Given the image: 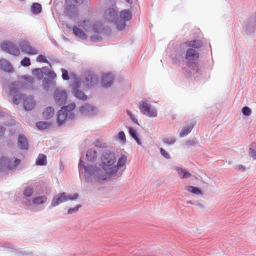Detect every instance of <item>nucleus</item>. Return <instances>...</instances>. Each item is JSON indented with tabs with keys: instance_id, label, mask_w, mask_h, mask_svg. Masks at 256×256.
Returning <instances> with one entry per match:
<instances>
[{
	"instance_id": "f257e3e1",
	"label": "nucleus",
	"mask_w": 256,
	"mask_h": 256,
	"mask_svg": "<svg viewBox=\"0 0 256 256\" xmlns=\"http://www.w3.org/2000/svg\"><path fill=\"white\" fill-rule=\"evenodd\" d=\"M104 18L109 22L114 23L118 30H122L126 26L125 22L130 20L132 18V14L129 10H124L120 12V18H118L116 10L110 8L105 12Z\"/></svg>"
},
{
	"instance_id": "f03ea898",
	"label": "nucleus",
	"mask_w": 256,
	"mask_h": 256,
	"mask_svg": "<svg viewBox=\"0 0 256 256\" xmlns=\"http://www.w3.org/2000/svg\"><path fill=\"white\" fill-rule=\"evenodd\" d=\"M91 174L97 182L101 183L106 179L108 175V169L100 164L98 167H95L92 170Z\"/></svg>"
},
{
	"instance_id": "7ed1b4c3",
	"label": "nucleus",
	"mask_w": 256,
	"mask_h": 256,
	"mask_svg": "<svg viewBox=\"0 0 256 256\" xmlns=\"http://www.w3.org/2000/svg\"><path fill=\"white\" fill-rule=\"evenodd\" d=\"M79 26L83 28L88 33H100L102 28V24L100 22H96L92 24L89 20H84L80 23Z\"/></svg>"
},
{
	"instance_id": "20e7f679",
	"label": "nucleus",
	"mask_w": 256,
	"mask_h": 256,
	"mask_svg": "<svg viewBox=\"0 0 256 256\" xmlns=\"http://www.w3.org/2000/svg\"><path fill=\"white\" fill-rule=\"evenodd\" d=\"M78 194L77 193L73 195L67 196L65 192L60 193L54 196L52 202V206H56L58 204L68 200H74L78 198Z\"/></svg>"
},
{
	"instance_id": "39448f33",
	"label": "nucleus",
	"mask_w": 256,
	"mask_h": 256,
	"mask_svg": "<svg viewBox=\"0 0 256 256\" xmlns=\"http://www.w3.org/2000/svg\"><path fill=\"white\" fill-rule=\"evenodd\" d=\"M138 108L141 112L148 116L155 118L157 116L156 110L152 108L147 101L142 100L140 102Z\"/></svg>"
},
{
	"instance_id": "423d86ee",
	"label": "nucleus",
	"mask_w": 256,
	"mask_h": 256,
	"mask_svg": "<svg viewBox=\"0 0 256 256\" xmlns=\"http://www.w3.org/2000/svg\"><path fill=\"white\" fill-rule=\"evenodd\" d=\"M84 0H66V12L70 17L78 14L76 6L82 2Z\"/></svg>"
},
{
	"instance_id": "0eeeda50",
	"label": "nucleus",
	"mask_w": 256,
	"mask_h": 256,
	"mask_svg": "<svg viewBox=\"0 0 256 256\" xmlns=\"http://www.w3.org/2000/svg\"><path fill=\"white\" fill-rule=\"evenodd\" d=\"M20 160L17 158H14V162L11 160L6 158H2L0 159V168L1 170H12L15 168L20 164Z\"/></svg>"
},
{
	"instance_id": "6e6552de",
	"label": "nucleus",
	"mask_w": 256,
	"mask_h": 256,
	"mask_svg": "<svg viewBox=\"0 0 256 256\" xmlns=\"http://www.w3.org/2000/svg\"><path fill=\"white\" fill-rule=\"evenodd\" d=\"M200 54L198 52L192 48H188L186 53V65L190 67L194 61L198 60Z\"/></svg>"
},
{
	"instance_id": "1a4fd4ad",
	"label": "nucleus",
	"mask_w": 256,
	"mask_h": 256,
	"mask_svg": "<svg viewBox=\"0 0 256 256\" xmlns=\"http://www.w3.org/2000/svg\"><path fill=\"white\" fill-rule=\"evenodd\" d=\"M2 48L6 52L15 56H18L20 54L19 48L14 44L6 42L2 44Z\"/></svg>"
},
{
	"instance_id": "9d476101",
	"label": "nucleus",
	"mask_w": 256,
	"mask_h": 256,
	"mask_svg": "<svg viewBox=\"0 0 256 256\" xmlns=\"http://www.w3.org/2000/svg\"><path fill=\"white\" fill-rule=\"evenodd\" d=\"M102 161L105 166H110L116 162V157L112 152H106L103 154Z\"/></svg>"
},
{
	"instance_id": "9b49d317",
	"label": "nucleus",
	"mask_w": 256,
	"mask_h": 256,
	"mask_svg": "<svg viewBox=\"0 0 256 256\" xmlns=\"http://www.w3.org/2000/svg\"><path fill=\"white\" fill-rule=\"evenodd\" d=\"M54 98L56 104L60 106L66 103L67 96L63 90H56L54 92Z\"/></svg>"
},
{
	"instance_id": "f8f14e48",
	"label": "nucleus",
	"mask_w": 256,
	"mask_h": 256,
	"mask_svg": "<svg viewBox=\"0 0 256 256\" xmlns=\"http://www.w3.org/2000/svg\"><path fill=\"white\" fill-rule=\"evenodd\" d=\"M20 46L22 50L25 54L30 55H35L38 53L37 50L32 48L27 41H22L20 42Z\"/></svg>"
},
{
	"instance_id": "ddd939ff",
	"label": "nucleus",
	"mask_w": 256,
	"mask_h": 256,
	"mask_svg": "<svg viewBox=\"0 0 256 256\" xmlns=\"http://www.w3.org/2000/svg\"><path fill=\"white\" fill-rule=\"evenodd\" d=\"M80 113L84 116H91L95 114L96 108L89 104H84L80 109Z\"/></svg>"
},
{
	"instance_id": "4468645a",
	"label": "nucleus",
	"mask_w": 256,
	"mask_h": 256,
	"mask_svg": "<svg viewBox=\"0 0 256 256\" xmlns=\"http://www.w3.org/2000/svg\"><path fill=\"white\" fill-rule=\"evenodd\" d=\"M113 77L110 74H104L102 76L101 84L103 87L108 88L112 84Z\"/></svg>"
},
{
	"instance_id": "2eb2a0df",
	"label": "nucleus",
	"mask_w": 256,
	"mask_h": 256,
	"mask_svg": "<svg viewBox=\"0 0 256 256\" xmlns=\"http://www.w3.org/2000/svg\"><path fill=\"white\" fill-rule=\"evenodd\" d=\"M127 157L124 155H122L120 157L117 162L116 166L114 168V172H113L112 171L110 172V174H115L118 172V170L124 166L126 162Z\"/></svg>"
},
{
	"instance_id": "dca6fc26",
	"label": "nucleus",
	"mask_w": 256,
	"mask_h": 256,
	"mask_svg": "<svg viewBox=\"0 0 256 256\" xmlns=\"http://www.w3.org/2000/svg\"><path fill=\"white\" fill-rule=\"evenodd\" d=\"M68 116H69L68 114L61 108L58 113L57 122L58 124L60 126L64 124Z\"/></svg>"
},
{
	"instance_id": "f3484780",
	"label": "nucleus",
	"mask_w": 256,
	"mask_h": 256,
	"mask_svg": "<svg viewBox=\"0 0 256 256\" xmlns=\"http://www.w3.org/2000/svg\"><path fill=\"white\" fill-rule=\"evenodd\" d=\"M35 105V102L32 96H28L24 98V106L26 110H32Z\"/></svg>"
},
{
	"instance_id": "a211bd4d",
	"label": "nucleus",
	"mask_w": 256,
	"mask_h": 256,
	"mask_svg": "<svg viewBox=\"0 0 256 256\" xmlns=\"http://www.w3.org/2000/svg\"><path fill=\"white\" fill-rule=\"evenodd\" d=\"M18 144L20 148L22 150H28V144L25 136L22 134H20L18 138Z\"/></svg>"
},
{
	"instance_id": "6ab92c4d",
	"label": "nucleus",
	"mask_w": 256,
	"mask_h": 256,
	"mask_svg": "<svg viewBox=\"0 0 256 256\" xmlns=\"http://www.w3.org/2000/svg\"><path fill=\"white\" fill-rule=\"evenodd\" d=\"M0 68L7 72L12 71V68L10 63L6 60H0Z\"/></svg>"
},
{
	"instance_id": "aec40b11",
	"label": "nucleus",
	"mask_w": 256,
	"mask_h": 256,
	"mask_svg": "<svg viewBox=\"0 0 256 256\" xmlns=\"http://www.w3.org/2000/svg\"><path fill=\"white\" fill-rule=\"evenodd\" d=\"M98 78L93 74H90L87 76L85 81V84L87 87L93 86L97 82Z\"/></svg>"
},
{
	"instance_id": "412c9836",
	"label": "nucleus",
	"mask_w": 256,
	"mask_h": 256,
	"mask_svg": "<svg viewBox=\"0 0 256 256\" xmlns=\"http://www.w3.org/2000/svg\"><path fill=\"white\" fill-rule=\"evenodd\" d=\"M188 47H192L196 48H200L202 46V42L200 40H192L186 42L184 44Z\"/></svg>"
},
{
	"instance_id": "4be33fe9",
	"label": "nucleus",
	"mask_w": 256,
	"mask_h": 256,
	"mask_svg": "<svg viewBox=\"0 0 256 256\" xmlns=\"http://www.w3.org/2000/svg\"><path fill=\"white\" fill-rule=\"evenodd\" d=\"M48 200V198L45 196H40L35 197L32 200V203L34 205H40L44 204Z\"/></svg>"
},
{
	"instance_id": "5701e85b",
	"label": "nucleus",
	"mask_w": 256,
	"mask_h": 256,
	"mask_svg": "<svg viewBox=\"0 0 256 256\" xmlns=\"http://www.w3.org/2000/svg\"><path fill=\"white\" fill-rule=\"evenodd\" d=\"M54 110L52 107H48L44 111L42 116L45 119H50L53 116Z\"/></svg>"
},
{
	"instance_id": "b1692460",
	"label": "nucleus",
	"mask_w": 256,
	"mask_h": 256,
	"mask_svg": "<svg viewBox=\"0 0 256 256\" xmlns=\"http://www.w3.org/2000/svg\"><path fill=\"white\" fill-rule=\"evenodd\" d=\"M72 93L74 96L78 98L85 100L87 98L86 96L81 90H78L76 88H74Z\"/></svg>"
},
{
	"instance_id": "393cba45",
	"label": "nucleus",
	"mask_w": 256,
	"mask_h": 256,
	"mask_svg": "<svg viewBox=\"0 0 256 256\" xmlns=\"http://www.w3.org/2000/svg\"><path fill=\"white\" fill-rule=\"evenodd\" d=\"M76 104L74 102H72L66 106H64L62 108L69 115L70 118H73L74 115L72 114V112L74 110V109L76 108Z\"/></svg>"
},
{
	"instance_id": "a878e982",
	"label": "nucleus",
	"mask_w": 256,
	"mask_h": 256,
	"mask_svg": "<svg viewBox=\"0 0 256 256\" xmlns=\"http://www.w3.org/2000/svg\"><path fill=\"white\" fill-rule=\"evenodd\" d=\"M185 189L186 191L194 194L200 196L202 194V190L195 186H188L185 187Z\"/></svg>"
},
{
	"instance_id": "bb28decb",
	"label": "nucleus",
	"mask_w": 256,
	"mask_h": 256,
	"mask_svg": "<svg viewBox=\"0 0 256 256\" xmlns=\"http://www.w3.org/2000/svg\"><path fill=\"white\" fill-rule=\"evenodd\" d=\"M176 170L178 171V175L181 178H188L191 176L190 172L182 168H176Z\"/></svg>"
},
{
	"instance_id": "cd10ccee",
	"label": "nucleus",
	"mask_w": 256,
	"mask_h": 256,
	"mask_svg": "<svg viewBox=\"0 0 256 256\" xmlns=\"http://www.w3.org/2000/svg\"><path fill=\"white\" fill-rule=\"evenodd\" d=\"M36 164L38 166H44L46 164V156L44 154H40L36 160Z\"/></svg>"
},
{
	"instance_id": "c85d7f7f",
	"label": "nucleus",
	"mask_w": 256,
	"mask_h": 256,
	"mask_svg": "<svg viewBox=\"0 0 256 256\" xmlns=\"http://www.w3.org/2000/svg\"><path fill=\"white\" fill-rule=\"evenodd\" d=\"M73 32L74 34L78 38H82L83 40L86 38V34L80 28L76 26H74L73 28Z\"/></svg>"
},
{
	"instance_id": "c756f323",
	"label": "nucleus",
	"mask_w": 256,
	"mask_h": 256,
	"mask_svg": "<svg viewBox=\"0 0 256 256\" xmlns=\"http://www.w3.org/2000/svg\"><path fill=\"white\" fill-rule=\"evenodd\" d=\"M249 155L253 160H256V144L254 142L250 145Z\"/></svg>"
},
{
	"instance_id": "7c9ffc66",
	"label": "nucleus",
	"mask_w": 256,
	"mask_h": 256,
	"mask_svg": "<svg viewBox=\"0 0 256 256\" xmlns=\"http://www.w3.org/2000/svg\"><path fill=\"white\" fill-rule=\"evenodd\" d=\"M194 127V124H190L186 127L184 128L180 134V137H184L188 134L192 130Z\"/></svg>"
},
{
	"instance_id": "2f4dec72",
	"label": "nucleus",
	"mask_w": 256,
	"mask_h": 256,
	"mask_svg": "<svg viewBox=\"0 0 256 256\" xmlns=\"http://www.w3.org/2000/svg\"><path fill=\"white\" fill-rule=\"evenodd\" d=\"M86 156L88 160L93 161L96 158V152L92 150H90L87 152Z\"/></svg>"
},
{
	"instance_id": "473e14b6",
	"label": "nucleus",
	"mask_w": 256,
	"mask_h": 256,
	"mask_svg": "<svg viewBox=\"0 0 256 256\" xmlns=\"http://www.w3.org/2000/svg\"><path fill=\"white\" fill-rule=\"evenodd\" d=\"M31 10L34 14H38L41 12L42 6L38 3H34L31 7Z\"/></svg>"
},
{
	"instance_id": "72a5a7b5",
	"label": "nucleus",
	"mask_w": 256,
	"mask_h": 256,
	"mask_svg": "<svg viewBox=\"0 0 256 256\" xmlns=\"http://www.w3.org/2000/svg\"><path fill=\"white\" fill-rule=\"evenodd\" d=\"M50 124L44 122H39L36 124V126L38 130H43L48 128Z\"/></svg>"
},
{
	"instance_id": "f704fd0d",
	"label": "nucleus",
	"mask_w": 256,
	"mask_h": 256,
	"mask_svg": "<svg viewBox=\"0 0 256 256\" xmlns=\"http://www.w3.org/2000/svg\"><path fill=\"white\" fill-rule=\"evenodd\" d=\"M128 131H129V133H130V135L136 141L137 143L138 144L140 145L141 142H140L139 138L136 135V132L135 130L132 128H129Z\"/></svg>"
},
{
	"instance_id": "c9c22d12",
	"label": "nucleus",
	"mask_w": 256,
	"mask_h": 256,
	"mask_svg": "<svg viewBox=\"0 0 256 256\" xmlns=\"http://www.w3.org/2000/svg\"><path fill=\"white\" fill-rule=\"evenodd\" d=\"M163 142L166 144H173L176 142L174 137H164L163 138Z\"/></svg>"
},
{
	"instance_id": "e433bc0d",
	"label": "nucleus",
	"mask_w": 256,
	"mask_h": 256,
	"mask_svg": "<svg viewBox=\"0 0 256 256\" xmlns=\"http://www.w3.org/2000/svg\"><path fill=\"white\" fill-rule=\"evenodd\" d=\"M33 188L29 186L27 187L24 192V195L26 197L30 196L33 193Z\"/></svg>"
},
{
	"instance_id": "4c0bfd02",
	"label": "nucleus",
	"mask_w": 256,
	"mask_h": 256,
	"mask_svg": "<svg viewBox=\"0 0 256 256\" xmlns=\"http://www.w3.org/2000/svg\"><path fill=\"white\" fill-rule=\"evenodd\" d=\"M24 96L23 95H16L14 96L12 98L13 103L14 104H18L20 102L21 99L24 100Z\"/></svg>"
},
{
	"instance_id": "58836bf2",
	"label": "nucleus",
	"mask_w": 256,
	"mask_h": 256,
	"mask_svg": "<svg viewBox=\"0 0 256 256\" xmlns=\"http://www.w3.org/2000/svg\"><path fill=\"white\" fill-rule=\"evenodd\" d=\"M21 64L24 66H30V61L29 58L25 57L21 61Z\"/></svg>"
},
{
	"instance_id": "ea45409f",
	"label": "nucleus",
	"mask_w": 256,
	"mask_h": 256,
	"mask_svg": "<svg viewBox=\"0 0 256 256\" xmlns=\"http://www.w3.org/2000/svg\"><path fill=\"white\" fill-rule=\"evenodd\" d=\"M242 112L244 115L249 116L252 113V110L248 107L244 106L242 108Z\"/></svg>"
},
{
	"instance_id": "a19ab883",
	"label": "nucleus",
	"mask_w": 256,
	"mask_h": 256,
	"mask_svg": "<svg viewBox=\"0 0 256 256\" xmlns=\"http://www.w3.org/2000/svg\"><path fill=\"white\" fill-rule=\"evenodd\" d=\"M36 61L40 62H48L46 58L42 54L38 55L37 56Z\"/></svg>"
},
{
	"instance_id": "79ce46f5",
	"label": "nucleus",
	"mask_w": 256,
	"mask_h": 256,
	"mask_svg": "<svg viewBox=\"0 0 256 256\" xmlns=\"http://www.w3.org/2000/svg\"><path fill=\"white\" fill-rule=\"evenodd\" d=\"M62 78L64 80H68L69 79V76L68 75V70L64 68H62Z\"/></svg>"
},
{
	"instance_id": "37998d69",
	"label": "nucleus",
	"mask_w": 256,
	"mask_h": 256,
	"mask_svg": "<svg viewBox=\"0 0 256 256\" xmlns=\"http://www.w3.org/2000/svg\"><path fill=\"white\" fill-rule=\"evenodd\" d=\"M80 207H81V205L78 204V205L76 206V207H74V208H70V209H68V214H72V213L77 212L79 208Z\"/></svg>"
},
{
	"instance_id": "c03bdc74",
	"label": "nucleus",
	"mask_w": 256,
	"mask_h": 256,
	"mask_svg": "<svg viewBox=\"0 0 256 256\" xmlns=\"http://www.w3.org/2000/svg\"><path fill=\"white\" fill-rule=\"evenodd\" d=\"M160 152L161 154L164 156L166 158H170V156L168 154V153L166 152L163 148H160Z\"/></svg>"
},
{
	"instance_id": "a18cd8bd",
	"label": "nucleus",
	"mask_w": 256,
	"mask_h": 256,
	"mask_svg": "<svg viewBox=\"0 0 256 256\" xmlns=\"http://www.w3.org/2000/svg\"><path fill=\"white\" fill-rule=\"evenodd\" d=\"M118 138L122 142H125L126 140V136L124 132H120L118 134Z\"/></svg>"
},
{
	"instance_id": "49530a36",
	"label": "nucleus",
	"mask_w": 256,
	"mask_h": 256,
	"mask_svg": "<svg viewBox=\"0 0 256 256\" xmlns=\"http://www.w3.org/2000/svg\"><path fill=\"white\" fill-rule=\"evenodd\" d=\"M236 169L238 171L244 172L246 170V168L242 164H239L236 167Z\"/></svg>"
},
{
	"instance_id": "de8ad7c7",
	"label": "nucleus",
	"mask_w": 256,
	"mask_h": 256,
	"mask_svg": "<svg viewBox=\"0 0 256 256\" xmlns=\"http://www.w3.org/2000/svg\"><path fill=\"white\" fill-rule=\"evenodd\" d=\"M34 72L36 74H38L40 75V78L43 74H42V72L41 71V70L40 69H36L34 72Z\"/></svg>"
},
{
	"instance_id": "09e8293b",
	"label": "nucleus",
	"mask_w": 256,
	"mask_h": 256,
	"mask_svg": "<svg viewBox=\"0 0 256 256\" xmlns=\"http://www.w3.org/2000/svg\"><path fill=\"white\" fill-rule=\"evenodd\" d=\"M18 92V91L17 88H10V94L12 96V95L15 94L16 93Z\"/></svg>"
},
{
	"instance_id": "8fccbe9b",
	"label": "nucleus",
	"mask_w": 256,
	"mask_h": 256,
	"mask_svg": "<svg viewBox=\"0 0 256 256\" xmlns=\"http://www.w3.org/2000/svg\"><path fill=\"white\" fill-rule=\"evenodd\" d=\"M130 118L134 122L138 123V120L134 116L133 114L130 116Z\"/></svg>"
},
{
	"instance_id": "3c124183",
	"label": "nucleus",
	"mask_w": 256,
	"mask_h": 256,
	"mask_svg": "<svg viewBox=\"0 0 256 256\" xmlns=\"http://www.w3.org/2000/svg\"><path fill=\"white\" fill-rule=\"evenodd\" d=\"M4 132V128L2 126H0V136H2Z\"/></svg>"
},
{
	"instance_id": "603ef678",
	"label": "nucleus",
	"mask_w": 256,
	"mask_h": 256,
	"mask_svg": "<svg viewBox=\"0 0 256 256\" xmlns=\"http://www.w3.org/2000/svg\"><path fill=\"white\" fill-rule=\"evenodd\" d=\"M91 40L92 41H96L99 40L98 38H95L94 36H91Z\"/></svg>"
},
{
	"instance_id": "864d4df0",
	"label": "nucleus",
	"mask_w": 256,
	"mask_h": 256,
	"mask_svg": "<svg viewBox=\"0 0 256 256\" xmlns=\"http://www.w3.org/2000/svg\"><path fill=\"white\" fill-rule=\"evenodd\" d=\"M126 112H127L128 114V116H130L132 114V112H130V111L129 110H126Z\"/></svg>"
},
{
	"instance_id": "5fc2aeb1",
	"label": "nucleus",
	"mask_w": 256,
	"mask_h": 256,
	"mask_svg": "<svg viewBox=\"0 0 256 256\" xmlns=\"http://www.w3.org/2000/svg\"><path fill=\"white\" fill-rule=\"evenodd\" d=\"M128 2L131 3L132 2V0H126Z\"/></svg>"
},
{
	"instance_id": "6e6d98bb",
	"label": "nucleus",
	"mask_w": 256,
	"mask_h": 256,
	"mask_svg": "<svg viewBox=\"0 0 256 256\" xmlns=\"http://www.w3.org/2000/svg\"><path fill=\"white\" fill-rule=\"evenodd\" d=\"M188 204H191V202L190 201H188L187 202Z\"/></svg>"
},
{
	"instance_id": "4d7b16f0",
	"label": "nucleus",
	"mask_w": 256,
	"mask_h": 256,
	"mask_svg": "<svg viewBox=\"0 0 256 256\" xmlns=\"http://www.w3.org/2000/svg\"><path fill=\"white\" fill-rule=\"evenodd\" d=\"M29 203H30V202H29ZM28 204V205H30V204Z\"/></svg>"
}]
</instances>
